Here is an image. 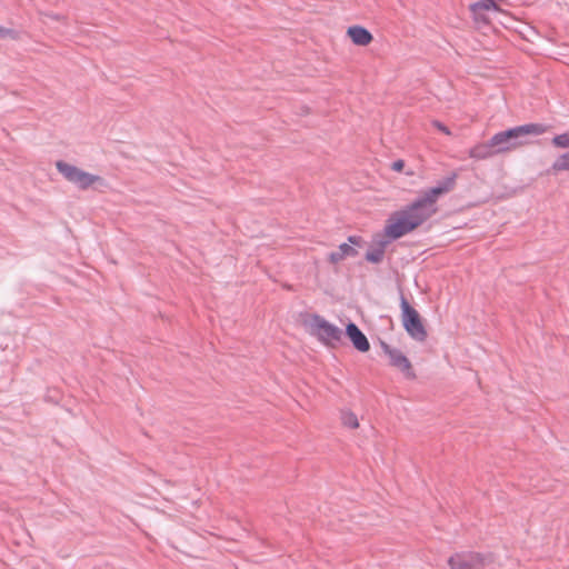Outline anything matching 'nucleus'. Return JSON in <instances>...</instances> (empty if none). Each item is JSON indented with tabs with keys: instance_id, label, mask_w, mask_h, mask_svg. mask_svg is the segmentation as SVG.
Here are the masks:
<instances>
[{
	"instance_id": "obj_10",
	"label": "nucleus",
	"mask_w": 569,
	"mask_h": 569,
	"mask_svg": "<svg viewBox=\"0 0 569 569\" xmlns=\"http://www.w3.org/2000/svg\"><path fill=\"white\" fill-rule=\"evenodd\" d=\"M345 333L351 341L355 349H357L360 352L369 351V340L355 322L349 321L347 323Z\"/></svg>"
},
{
	"instance_id": "obj_23",
	"label": "nucleus",
	"mask_w": 569,
	"mask_h": 569,
	"mask_svg": "<svg viewBox=\"0 0 569 569\" xmlns=\"http://www.w3.org/2000/svg\"><path fill=\"white\" fill-rule=\"evenodd\" d=\"M50 17H51L52 19H59V16H57V14H52V16H50Z\"/></svg>"
},
{
	"instance_id": "obj_16",
	"label": "nucleus",
	"mask_w": 569,
	"mask_h": 569,
	"mask_svg": "<svg viewBox=\"0 0 569 569\" xmlns=\"http://www.w3.org/2000/svg\"><path fill=\"white\" fill-rule=\"evenodd\" d=\"M552 144L557 148H569V130L552 138Z\"/></svg>"
},
{
	"instance_id": "obj_21",
	"label": "nucleus",
	"mask_w": 569,
	"mask_h": 569,
	"mask_svg": "<svg viewBox=\"0 0 569 569\" xmlns=\"http://www.w3.org/2000/svg\"><path fill=\"white\" fill-rule=\"evenodd\" d=\"M433 126H435L439 131L443 132L445 134H450V130H449V128H448L446 124H443L442 122H440V121H437V120H436V121H433Z\"/></svg>"
},
{
	"instance_id": "obj_3",
	"label": "nucleus",
	"mask_w": 569,
	"mask_h": 569,
	"mask_svg": "<svg viewBox=\"0 0 569 569\" xmlns=\"http://www.w3.org/2000/svg\"><path fill=\"white\" fill-rule=\"evenodd\" d=\"M401 320L406 332L416 341L422 342L428 333L419 312L409 303L405 295L400 293Z\"/></svg>"
},
{
	"instance_id": "obj_13",
	"label": "nucleus",
	"mask_w": 569,
	"mask_h": 569,
	"mask_svg": "<svg viewBox=\"0 0 569 569\" xmlns=\"http://www.w3.org/2000/svg\"><path fill=\"white\" fill-rule=\"evenodd\" d=\"M357 254H358L357 249L355 247H352L351 244L345 242L338 247L337 251L330 252L329 261L332 263H338L348 257H356Z\"/></svg>"
},
{
	"instance_id": "obj_18",
	"label": "nucleus",
	"mask_w": 569,
	"mask_h": 569,
	"mask_svg": "<svg viewBox=\"0 0 569 569\" xmlns=\"http://www.w3.org/2000/svg\"><path fill=\"white\" fill-rule=\"evenodd\" d=\"M342 421H343L345 426L352 428V429H355L359 426L358 418L352 412L343 413Z\"/></svg>"
},
{
	"instance_id": "obj_15",
	"label": "nucleus",
	"mask_w": 569,
	"mask_h": 569,
	"mask_svg": "<svg viewBox=\"0 0 569 569\" xmlns=\"http://www.w3.org/2000/svg\"><path fill=\"white\" fill-rule=\"evenodd\" d=\"M552 170L556 172L559 171H569V151L560 154L555 162L552 163Z\"/></svg>"
},
{
	"instance_id": "obj_2",
	"label": "nucleus",
	"mask_w": 569,
	"mask_h": 569,
	"mask_svg": "<svg viewBox=\"0 0 569 569\" xmlns=\"http://www.w3.org/2000/svg\"><path fill=\"white\" fill-rule=\"evenodd\" d=\"M543 123H526L499 131L491 137V144H496V152H507L527 143V136H540L547 131Z\"/></svg>"
},
{
	"instance_id": "obj_4",
	"label": "nucleus",
	"mask_w": 569,
	"mask_h": 569,
	"mask_svg": "<svg viewBox=\"0 0 569 569\" xmlns=\"http://www.w3.org/2000/svg\"><path fill=\"white\" fill-rule=\"evenodd\" d=\"M310 333L322 345L336 347L341 342L343 331L319 315H313L310 320Z\"/></svg>"
},
{
	"instance_id": "obj_5",
	"label": "nucleus",
	"mask_w": 569,
	"mask_h": 569,
	"mask_svg": "<svg viewBox=\"0 0 569 569\" xmlns=\"http://www.w3.org/2000/svg\"><path fill=\"white\" fill-rule=\"evenodd\" d=\"M56 167L59 173L81 190H87L96 182H99L102 186L104 184V180L100 176L87 172L62 160L57 161Z\"/></svg>"
},
{
	"instance_id": "obj_12",
	"label": "nucleus",
	"mask_w": 569,
	"mask_h": 569,
	"mask_svg": "<svg viewBox=\"0 0 569 569\" xmlns=\"http://www.w3.org/2000/svg\"><path fill=\"white\" fill-rule=\"evenodd\" d=\"M496 153V144H491V138L487 142L478 143L469 150V157L476 160H483Z\"/></svg>"
},
{
	"instance_id": "obj_22",
	"label": "nucleus",
	"mask_w": 569,
	"mask_h": 569,
	"mask_svg": "<svg viewBox=\"0 0 569 569\" xmlns=\"http://www.w3.org/2000/svg\"><path fill=\"white\" fill-rule=\"evenodd\" d=\"M403 167H405V162L401 159L396 160L391 166L392 170L398 171V172L401 171L403 169Z\"/></svg>"
},
{
	"instance_id": "obj_8",
	"label": "nucleus",
	"mask_w": 569,
	"mask_h": 569,
	"mask_svg": "<svg viewBox=\"0 0 569 569\" xmlns=\"http://www.w3.org/2000/svg\"><path fill=\"white\" fill-rule=\"evenodd\" d=\"M446 193H448V187H431L412 201L413 208H419L423 213H429L430 218L437 211L435 204L438 198Z\"/></svg>"
},
{
	"instance_id": "obj_1",
	"label": "nucleus",
	"mask_w": 569,
	"mask_h": 569,
	"mask_svg": "<svg viewBox=\"0 0 569 569\" xmlns=\"http://www.w3.org/2000/svg\"><path fill=\"white\" fill-rule=\"evenodd\" d=\"M429 219V213H423L419 208H413V202L390 214L385 226V234L389 241L398 240L410 233Z\"/></svg>"
},
{
	"instance_id": "obj_11",
	"label": "nucleus",
	"mask_w": 569,
	"mask_h": 569,
	"mask_svg": "<svg viewBox=\"0 0 569 569\" xmlns=\"http://www.w3.org/2000/svg\"><path fill=\"white\" fill-rule=\"evenodd\" d=\"M347 34L357 46H368L372 41L371 32L361 26H351L347 30Z\"/></svg>"
},
{
	"instance_id": "obj_19",
	"label": "nucleus",
	"mask_w": 569,
	"mask_h": 569,
	"mask_svg": "<svg viewBox=\"0 0 569 569\" xmlns=\"http://www.w3.org/2000/svg\"><path fill=\"white\" fill-rule=\"evenodd\" d=\"M7 37L14 38L16 31L0 26V39L7 38Z\"/></svg>"
},
{
	"instance_id": "obj_14",
	"label": "nucleus",
	"mask_w": 569,
	"mask_h": 569,
	"mask_svg": "<svg viewBox=\"0 0 569 569\" xmlns=\"http://www.w3.org/2000/svg\"><path fill=\"white\" fill-rule=\"evenodd\" d=\"M387 241H381L376 248L367 251L366 260L371 263H379L382 261L385 256V247Z\"/></svg>"
},
{
	"instance_id": "obj_7",
	"label": "nucleus",
	"mask_w": 569,
	"mask_h": 569,
	"mask_svg": "<svg viewBox=\"0 0 569 569\" xmlns=\"http://www.w3.org/2000/svg\"><path fill=\"white\" fill-rule=\"evenodd\" d=\"M471 17L478 24H489L490 13H502L505 11L499 7L496 0H479L469 6Z\"/></svg>"
},
{
	"instance_id": "obj_20",
	"label": "nucleus",
	"mask_w": 569,
	"mask_h": 569,
	"mask_svg": "<svg viewBox=\"0 0 569 569\" xmlns=\"http://www.w3.org/2000/svg\"><path fill=\"white\" fill-rule=\"evenodd\" d=\"M349 244H351L352 247L355 246H361L362 243V238L360 236H349L348 237V242Z\"/></svg>"
},
{
	"instance_id": "obj_17",
	"label": "nucleus",
	"mask_w": 569,
	"mask_h": 569,
	"mask_svg": "<svg viewBox=\"0 0 569 569\" xmlns=\"http://www.w3.org/2000/svg\"><path fill=\"white\" fill-rule=\"evenodd\" d=\"M457 173L452 172L449 176L445 177L442 180L437 182V187H448V192L451 191L456 186Z\"/></svg>"
},
{
	"instance_id": "obj_6",
	"label": "nucleus",
	"mask_w": 569,
	"mask_h": 569,
	"mask_svg": "<svg viewBox=\"0 0 569 569\" xmlns=\"http://www.w3.org/2000/svg\"><path fill=\"white\" fill-rule=\"evenodd\" d=\"M492 562L490 553L456 552L448 559L450 569H483Z\"/></svg>"
},
{
	"instance_id": "obj_9",
	"label": "nucleus",
	"mask_w": 569,
	"mask_h": 569,
	"mask_svg": "<svg viewBox=\"0 0 569 569\" xmlns=\"http://www.w3.org/2000/svg\"><path fill=\"white\" fill-rule=\"evenodd\" d=\"M380 347L382 351L389 357L390 365L392 367H396L402 372H406V375L410 378L415 377V373L411 370V363L401 350L392 348L385 341H380Z\"/></svg>"
}]
</instances>
